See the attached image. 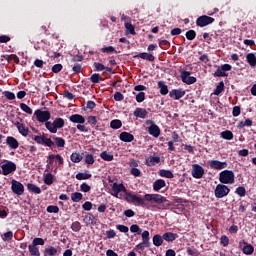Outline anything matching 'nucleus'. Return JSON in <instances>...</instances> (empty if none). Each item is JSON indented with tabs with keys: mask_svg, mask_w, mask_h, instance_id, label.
I'll return each instance as SVG.
<instances>
[{
	"mask_svg": "<svg viewBox=\"0 0 256 256\" xmlns=\"http://www.w3.org/2000/svg\"><path fill=\"white\" fill-rule=\"evenodd\" d=\"M124 199L127 203H132L137 207H147L151 211H163L171 207L169 200L161 194H145L142 198L131 192H126Z\"/></svg>",
	"mask_w": 256,
	"mask_h": 256,
	"instance_id": "1",
	"label": "nucleus"
},
{
	"mask_svg": "<svg viewBox=\"0 0 256 256\" xmlns=\"http://www.w3.org/2000/svg\"><path fill=\"white\" fill-rule=\"evenodd\" d=\"M71 123H77L76 128L80 133H89V128L85 126V117L81 114H72L69 117Z\"/></svg>",
	"mask_w": 256,
	"mask_h": 256,
	"instance_id": "2",
	"label": "nucleus"
},
{
	"mask_svg": "<svg viewBox=\"0 0 256 256\" xmlns=\"http://www.w3.org/2000/svg\"><path fill=\"white\" fill-rule=\"evenodd\" d=\"M219 181L222 185H233L235 183V173L232 170H224L219 173Z\"/></svg>",
	"mask_w": 256,
	"mask_h": 256,
	"instance_id": "3",
	"label": "nucleus"
},
{
	"mask_svg": "<svg viewBox=\"0 0 256 256\" xmlns=\"http://www.w3.org/2000/svg\"><path fill=\"white\" fill-rule=\"evenodd\" d=\"M45 127L49 133L55 134L58 129H63L65 127V120L63 118H56L53 122H46Z\"/></svg>",
	"mask_w": 256,
	"mask_h": 256,
	"instance_id": "4",
	"label": "nucleus"
},
{
	"mask_svg": "<svg viewBox=\"0 0 256 256\" xmlns=\"http://www.w3.org/2000/svg\"><path fill=\"white\" fill-rule=\"evenodd\" d=\"M229 193H231V189H229V186L225 184H217L214 190L216 199H223V197H227Z\"/></svg>",
	"mask_w": 256,
	"mask_h": 256,
	"instance_id": "5",
	"label": "nucleus"
},
{
	"mask_svg": "<svg viewBox=\"0 0 256 256\" xmlns=\"http://www.w3.org/2000/svg\"><path fill=\"white\" fill-rule=\"evenodd\" d=\"M34 117H36V120L39 123H50L51 121H49V119H51V112L47 111V110H41V109H37L34 112Z\"/></svg>",
	"mask_w": 256,
	"mask_h": 256,
	"instance_id": "6",
	"label": "nucleus"
},
{
	"mask_svg": "<svg viewBox=\"0 0 256 256\" xmlns=\"http://www.w3.org/2000/svg\"><path fill=\"white\" fill-rule=\"evenodd\" d=\"M233 66L230 64H222L219 66L216 71L213 73L214 77H229V73L227 71H231Z\"/></svg>",
	"mask_w": 256,
	"mask_h": 256,
	"instance_id": "7",
	"label": "nucleus"
},
{
	"mask_svg": "<svg viewBox=\"0 0 256 256\" xmlns=\"http://www.w3.org/2000/svg\"><path fill=\"white\" fill-rule=\"evenodd\" d=\"M1 169L2 175H11V173H15V171H17V164L13 161L7 160L6 163L1 166Z\"/></svg>",
	"mask_w": 256,
	"mask_h": 256,
	"instance_id": "8",
	"label": "nucleus"
},
{
	"mask_svg": "<svg viewBox=\"0 0 256 256\" xmlns=\"http://www.w3.org/2000/svg\"><path fill=\"white\" fill-rule=\"evenodd\" d=\"M213 23H215V18L208 15H202L196 19L197 27H207L208 25H211Z\"/></svg>",
	"mask_w": 256,
	"mask_h": 256,
	"instance_id": "9",
	"label": "nucleus"
},
{
	"mask_svg": "<svg viewBox=\"0 0 256 256\" xmlns=\"http://www.w3.org/2000/svg\"><path fill=\"white\" fill-rule=\"evenodd\" d=\"M203 175H205V169L203 166L199 164L192 165V177L194 179H203Z\"/></svg>",
	"mask_w": 256,
	"mask_h": 256,
	"instance_id": "10",
	"label": "nucleus"
},
{
	"mask_svg": "<svg viewBox=\"0 0 256 256\" xmlns=\"http://www.w3.org/2000/svg\"><path fill=\"white\" fill-rule=\"evenodd\" d=\"M11 191L15 195H23L25 193V186L17 180H12Z\"/></svg>",
	"mask_w": 256,
	"mask_h": 256,
	"instance_id": "11",
	"label": "nucleus"
},
{
	"mask_svg": "<svg viewBox=\"0 0 256 256\" xmlns=\"http://www.w3.org/2000/svg\"><path fill=\"white\" fill-rule=\"evenodd\" d=\"M34 141L38 143V145H45L46 147H53L55 145V142L51 140V138L45 136H34Z\"/></svg>",
	"mask_w": 256,
	"mask_h": 256,
	"instance_id": "12",
	"label": "nucleus"
},
{
	"mask_svg": "<svg viewBox=\"0 0 256 256\" xmlns=\"http://www.w3.org/2000/svg\"><path fill=\"white\" fill-rule=\"evenodd\" d=\"M191 72L189 71H182L181 72V79L183 83H186V85H193L194 83H197V78L194 76H190Z\"/></svg>",
	"mask_w": 256,
	"mask_h": 256,
	"instance_id": "13",
	"label": "nucleus"
},
{
	"mask_svg": "<svg viewBox=\"0 0 256 256\" xmlns=\"http://www.w3.org/2000/svg\"><path fill=\"white\" fill-rule=\"evenodd\" d=\"M210 169H215L216 171H221L222 169H227V162H222L219 160H211L208 162Z\"/></svg>",
	"mask_w": 256,
	"mask_h": 256,
	"instance_id": "14",
	"label": "nucleus"
},
{
	"mask_svg": "<svg viewBox=\"0 0 256 256\" xmlns=\"http://www.w3.org/2000/svg\"><path fill=\"white\" fill-rule=\"evenodd\" d=\"M169 97L171 99H174L175 101H179V99H182V97H185V90H183V89H172L169 92Z\"/></svg>",
	"mask_w": 256,
	"mask_h": 256,
	"instance_id": "15",
	"label": "nucleus"
},
{
	"mask_svg": "<svg viewBox=\"0 0 256 256\" xmlns=\"http://www.w3.org/2000/svg\"><path fill=\"white\" fill-rule=\"evenodd\" d=\"M133 57L134 59H144L145 61H150V63H153V61H155V56L147 52L136 54Z\"/></svg>",
	"mask_w": 256,
	"mask_h": 256,
	"instance_id": "16",
	"label": "nucleus"
},
{
	"mask_svg": "<svg viewBox=\"0 0 256 256\" xmlns=\"http://www.w3.org/2000/svg\"><path fill=\"white\" fill-rule=\"evenodd\" d=\"M119 139L123 143H132V141H135V136L129 132H122L119 135Z\"/></svg>",
	"mask_w": 256,
	"mask_h": 256,
	"instance_id": "17",
	"label": "nucleus"
},
{
	"mask_svg": "<svg viewBox=\"0 0 256 256\" xmlns=\"http://www.w3.org/2000/svg\"><path fill=\"white\" fill-rule=\"evenodd\" d=\"M133 115L139 119H147L149 112H147V110L144 108H136L133 112Z\"/></svg>",
	"mask_w": 256,
	"mask_h": 256,
	"instance_id": "18",
	"label": "nucleus"
},
{
	"mask_svg": "<svg viewBox=\"0 0 256 256\" xmlns=\"http://www.w3.org/2000/svg\"><path fill=\"white\" fill-rule=\"evenodd\" d=\"M6 144L10 149H18L19 148V141L16 140L15 137L13 136H8L6 138Z\"/></svg>",
	"mask_w": 256,
	"mask_h": 256,
	"instance_id": "19",
	"label": "nucleus"
},
{
	"mask_svg": "<svg viewBox=\"0 0 256 256\" xmlns=\"http://www.w3.org/2000/svg\"><path fill=\"white\" fill-rule=\"evenodd\" d=\"M14 125L15 127H17L20 135H22L23 137H27V135H29V128L25 127L23 123L16 122L14 123Z\"/></svg>",
	"mask_w": 256,
	"mask_h": 256,
	"instance_id": "20",
	"label": "nucleus"
},
{
	"mask_svg": "<svg viewBox=\"0 0 256 256\" xmlns=\"http://www.w3.org/2000/svg\"><path fill=\"white\" fill-rule=\"evenodd\" d=\"M148 133L152 137L157 138V137H159L161 135V128H159L157 126V124L156 125H152V126L148 127Z\"/></svg>",
	"mask_w": 256,
	"mask_h": 256,
	"instance_id": "21",
	"label": "nucleus"
},
{
	"mask_svg": "<svg viewBox=\"0 0 256 256\" xmlns=\"http://www.w3.org/2000/svg\"><path fill=\"white\" fill-rule=\"evenodd\" d=\"M159 163H161V157L159 156H150L148 159H146L147 167H154V165Z\"/></svg>",
	"mask_w": 256,
	"mask_h": 256,
	"instance_id": "22",
	"label": "nucleus"
},
{
	"mask_svg": "<svg viewBox=\"0 0 256 256\" xmlns=\"http://www.w3.org/2000/svg\"><path fill=\"white\" fill-rule=\"evenodd\" d=\"M163 187H167V183L163 179H158L153 183V191L159 192Z\"/></svg>",
	"mask_w": 256,
	"mask_h": 256,
	"instance_id": "23",
	"label": "nucleus"
},
{
	"mask_svg": "<svg viewBox=\"0 0 256 256\" xmlns=\"http://www.w3.org/2000/svg\"><path fill=\"white\" fill-rule=\"evenodd\" d=\"M178 237L179 235L176 233L166 232L163 234L162 239H164V241H167L168 243H173V241H175V239H177Z\"/></svg>",
	"mask_w": 256,
	"mask_h": 256,
	"instance_id": "24",
	"label": "nucleus"
},
{
	"mask_svg": "<svg viewBox=\"0 0 256 256\" xmlns=\"http://www.w3.org/2000/svg\"><path fill=\"white\" fill-rule=\"evenodd\" d=\"M160 177H165V179H173L175 174L171 170L161 169L158 171Z\"/></svg>",
	"mask_w": 256,
	"mask_h": 256,
	"instance_id": "25",
	"label": "nucleus"
},
{
	"mask_svg": "<svg viewBox=\"0 0 256 256\" xmlns=\"http://www.w3.org/2000/svg\"><path fill=\"white\" fill-rule=\"evenodd\" d=\"M27 189L29 193H34V195H41V188L33 183H28Z\"/></svg>",
	"mask_w": 256,
	"mask_h": 256,
	"instance_id": "26",
	"label": "nucleus"
},
{
	"mask_svg": "<svg viewBox=\"0 0 256 256\" xmlns=\"http://www.w3.org/2000/svg\"><path fill=\"white\" fill-rule=\"evenodd\" d=\"M246 61L250 67H256V54L255 53H248L246 55Z\"/></svg>",
	"mask_w": 256,
	"mask_h": 256,
	"instance_id": "27",
	"label": "nucleus"
},
{
	"mask_svg": "<svg viewBox=\"0 0 256 256\" xmlns=\"http://www.w3.org/2000/svg\"><path fill=\"white\" fill-rule=\"evenodd\" d=\"M52 139L56 147H59L60 149H63V147H65V139L57 136H52Z\"/></svg>",
	"mask_w": 256,
	"mask_h": 256,
	"instance_id": "28",
	"label": "nucleus"
},
{
	"mask_svg": "<svg viewBox=\"0 0 256 256\" xmlns=\"http://www.w3.org/2000/svg\"><path fill=\"white\" fill-rule=\"evenodd\" d=\"M93 175L91 173L79 172L76 174V179L78 181H86L87 179H91Z\"/></svg>",
	"mask_w": 256,
	"mask_h": 256,
	"instance_id": "29",
	"label": "nucleus"
},
{
	"mask_svg": "<svg viewBox=\"0 0 256 256\" xmlns=\"http://www.w3.org/2000/svg\"><path fill=\"white\" fill-rule=\"evenodd\" d=\"M220 137L226 141H231L233 139V132H231V130H225L220 133Z\"/></svg>",
	"mask_w": 256,
	"mask_h": 256,
	"instance_id": "30",
	"label": "nucleus"
},
{
	"mask_svg": "<svg viewBox=\"0 0 256 256\" xmlns=\"http://www.w3.org/2000/svg\"><path fill=\"white\" fill-rule=\"evenodd\" d=\"M158 87L162 95H167L169 93V88L167 87L164 81H158Z\"/></svg>",
	"mask_w": 256,
	"mask_h": 256,
	"instance_id": "31",
	"label": "nucleus"
},
{
	"mask_svg": "<svg viewBox=\"0 0 256 256\" xmlns=\"http://www.w3.org/2000/svg\"><path fill=\"white\" fill-rule=\"evenodd\" d=\"M112 191H116V193L126 192L127 188H125V185L114 183L112 186Z\"/></svg>",
	"mask_w": 256,
	"mask_h": 256,
	"instance_id": "32",
	"label": "nucleus"
},
{
	"mask_svg": "<svg viewBox=\"0 0 256 256\" xmlns=\"http://www.w3.org/2000/svg\"><path fill=\"white\" fill-rule=\"evenodd\" d=\"M152 241H153V245H155V247H161V245H163V236L156 234V235H154Z\"/></svg>",
	"mask_w": 256,
	"mask_h": 256,
	"instance_id": "33",
	"label": "nucleus"
},
{
	"mask_svg": "<svg viewBox=\"0 0 256 256\" xmlns=\"http://www.w3.org/2000/svg\"><path fill=\"white\" fill-rule=\"evenodd\" d=\"M70 159L72 163H81V161H83V156L77 152H73L70 156Z\"/></svg>",
	"mask_w": 256,
	"mask_h": 256,
	"instance_id": "34",
	"label": "nucleus"
},
{
	"mask_svg": "<svg viewBox=\"0 0 256 256\" xmlns=\"http://www.w3.org/2000/svg\"><path fill=\"white\" fill-rule=\"evenodd\" d=\"M55 255H57V248H55L53 246L45 248L44 256H55Z\"/></svg>",
	"mask_w": 256,
	"mask_h": 256,
	"instance_id": "35",
	"label": "nucleus"
},
{
	"mask_svg": "<svg viewBox=\"0 0 256 256\" xmlns=\"http://www.w3.org/2000/svg\"><path fill=\"white\" fill-rule=\"evenodd\" d=\"M28 249H29V253L32 256H41V252H39V248H37V246H34V244H30L28 246Z\"/></svg>",
	"mask_w": 256,
	"mask_h": 256,
	"instance_id": "36",
	"label": "nucleus"
},
{
	"mask_svg": "<svg viewBox=\"0 0 256 256\" xmlns=\"http://www.w3.org/2000/svg\"><path fill=\"white\" fill-rule=\"evenodd\" d=\"M71 200L73 203H79V201L83 200V194L80 192H74L71 194Z\"/></svg>",
	"mask_w": 256,
	"mask_h": 256,
	"instance_id": "37",
	"label": "nucleus"
},
{
	"mask_svg": "<svg viewBox=\"0 0 256 256\" xmlns=\"http://www.w3.org/2000/svg\"><path fill=\"white\" fill-rule=\"evenodd\" d=\"M1 239L4 242L9 243V241H13V231H8L1 235Z\"/></svg>",
	"mask_w": 256,
	"mask_h": 256,
	"instance_id": "38",
	"label": "nucleus"
},
{
	"mask_svg": "<svg viewBox=\"0 0 256 256\" xmlns=\"http://www.w3.org/2000/svg\"><path fill=\"white\" fill-rule=\"evenodd\" d=\"M111 129H121L123 127V122L119 119H114L110 122Z\"/></svg>",
	"mask_w": 256,
	"mask_h": 256,
	"instance_id": "39",
	"label": "nucleus"
},
{
	"mask_svg": "<svg viewBox=\"0 0 256 256\" xmlns=\"http://www.w3.org/2000/svg\"><path fill=\"white\" fill-rule=\"evenodd\" d=\"M100 157L103 159V161H113L114 159L113 154L108 153L107 151L101 152Z\"/></svg>",
	"mask_w": 256,
	"mask_h": 256,
	"instance_id": "40",
	"label": "nucleus"
},
{
	"mask_svg": "<svg viewBox=\"0 0 256 256\" xmlns=\"http://www.w3.org/2000/svg\"><path fill=\"white\" fill-rule=\"evenodd\" d=\"M243 253L244 255H253V252L255 251V248L251 244H247L243 247Z\"/></svg>",
	"mask_w": 256,
	"mask_h": 256,
	"instance_id": "41",
	"label": "nucleus"
},
{
	"mask_svg": "<svg viewBox=\"0 0 256 256\" xmlns=\"http://www.w3.org/2000/svg\"><path fill=\"white\" fill-rule=\"evenodd\" d=\"M225 91V83L223 81L219 82V85L214 90V95H221Z\"/></svg>",
	"mask_w": 256,
	"mask_h": 256,
	"instance_id": "42",
	"label": "nucleus"
},
{
	"mask_svg": "<svg viewBox=\"0 0 256 256\" xmlns=\"http://www.w3.org/2000/svg\"><path fill=\"white\" fill-rule=\"evenodd\" d=\"M91 83H100V81H103V77L99 73H94L90 77Z\"/></svg>",
	"mask_w": 256,
	"mask_h": 256,
	"instance_id": "43",
	"label": "nucleus"
},
{
	"mask_svg": "<svg viewBox=\"0 0 256 256\" xmlns=\"http://www.w3.org/2000/svg\"><path fill=\"white\" fill-rule=\"evenodd\" d=\"M20 109L24 111V113H27V115H33V109L25 103L20 104Z\"/></svg>",
	"mask_w": 256,
	"mask_h": 256,
	"instance_id": "44",
	"label": "nucleus"
},
{
	"mask_svg": "<svg viewBox=\"0 0 256 256\" xmlns=\"http://www.w3.org/2000/svg\"><path fill=\"white\" fill-rule=\"evenodd\" d=\"M149 231L145 230L142 232V242L143 245H151V242H149Z\"/></svg>",
	"mask_w": 256,
	"mask_h": 256,
	"instance_id": "45",
	"label": "nucleus"
},
{
	"mask_svg": "<svg viewBox=\"0 0 256 256\" xmlns=\"http://www.w3.org/2000/svg\"><path fill=\"white\" fill-rule=\"evenodd\" d=\"M235 194L239 195V197H245V195H247V190L245 189V187L239 186L238 188H236Z\"/></svg>",
	"mask_w": 256,
	"mask_h": 256,
	"instance_id": "46",
	"label": "nucleus"
},
{
	"mask_svg": "<svg viewBox=\"0 0 256 256\" xmlns=\"http://www.w3.org/2000/svg\"><path fill=\"white\" fill-rule=\"evenodd\" d=\"M130 231L131 233H136L137 235H141V233H143V229H141L137 224L131 225Z\"/></svg>",
	"mask_w": 256,
	"mask_h": 256,
	"instance_id": "47",
	"label": "nucleus"
},
{
	"mask_svg": "<svg viewBox=\"0 0 256 256\" xmlns=\"http://www.w3.org/2000/svg\"><path fill=\"white\" fill-rule=\"evenodd\" d=\"M54 179V176L52 173H47L45 176H44V183L45 185H51L53 183V180Z\"/></svg>",
	"mask_w": 256,
	"mask_h": 256,
	"instance_id": "48",
	"label": "nucleus"
},
{
	"mask_svg": "<svg viewBox=\"0 0 256 256\" xmlns=\"http://www.w3.org/2000/svg\"><path fill=\"white\" fill-rule=\"evenodd\" d=\"M196 37L197 32H195V30H188L186 32V39H188V41H193Z\"/></svg>",
	"mask_w": 256,
	"mask_h": 256,
	"instance_id": "49",
	"label": "nucleus"
},
{
	"mask_svg": "<svg viewBox=\"0 0 256 256\" xmlns=\"http://www.w3.org/2000/svg\"><path fill=\"white\" fill-rule=\"evenodd\" d=\"M125 29L130 33V35H135V26L131 24V22H126L125 23Z\"/></svg>",
	"mask_w": 256,
	"mask_h": 256,
	"instance_id": "50",
	"label": "nucleus"
},
{
	"mask_svg": "<svg viewBox=\"0 0 256 256\" xmlns=\"http://www.w3.org/2000/svg\"><path fill=\"white\" fill-rule=\"evenodd\" d=\"M94 220L95 216L93 214H89L84 217V223H86V225H93Z\"/></svg>",
	"mask_w": 256,
	"mask_h": 256,
	"instance_id": "51",
	"label": "nucleus"
},
{
	"mask_svg": "<svg viewBox=\"0 0 256 256\" xmlns=\"http://www.w3.org/2000/svg\"><path fill=\"white\" fill-rule=\"evenodd\" d=\"M71 229L75 233H78V231H81V222L75 221L71 224Z\"/></svg>",
	"mask_w": 256,
	"mask_h": 256,
	"instance_id": "52",
	"label": "nucleus"
},
{
	"mask_svg": "<svg viewBox=\"0 0 256 256\" xmlns=\"http://www.w3.org/2000/svg\"><path fill=\"white\" fill-rule=\"evenodd\" d=\"M85 163L87 165H93V163H95V157H93V154H86L85 155Z\"/></svg>",
	"mask_w": 256,
	"mask_h": 256,
	"instance_id": "53",
	"label": "nucleus"
},
{
	"mask_svg": "<svg viewBox=\"0 0 256 256\" xmlns=\"http://www.w3.org/2000/svg\"><path fill=\"white\" fill-rule=\"evenodd\" d=\"M80 191H82V193H89V191H91V186H89L87 182H84L80 185Z\"/></svg>",
	"mask_w": 256,
	"mask_h": 256,
	"instance_id": "54",
	"label": "nucleus"
},
{
	"mask_svg": "<svg viewBox=\"0 0 256 256\" xmlns=\"http://www.w3.org/2000/svg\"><path fill=\"white\" fill-rule=\"evenodd\" d=\"M47 213H59V206L50 205L46 208Z\"/></svg>",
	"mask_w": 256,
	"mask_h": 256,
	"instance_id": "55",
	"label": "nucleus"
},
{
	"mask_svg": "<svg viewBox=\"0 0 256 256\" xmlns=\"http://www.w3.org/2000/svg\"><path fill=\"white\" fill-rule=\"evenodd\" d=\"M3 95L5 98L8 99V101H14V99H15V93H13L11 91H4Z\"/></svg>",
	"mask_w": 256,
	"mask_h": 256,
	"instance_id": "56",
	"label": "nucleus"
},
{
	"mask_svg": "<svg viewBox=\"0 0 256 256\" xmlns=\"http://www.w3.org/2000/svg\"><path fill=\"white\" fill-rule=\"evenodd\" d=\"M116 229H118V231H120V233H129V227H127L123 224H118L116 226Z\"/></svg>",
	"mask_w": 256,
	"mask_h": 256,
	"instance_id": "57",
	"label": "nucleus"
},
{
	"mask_svg": "<svg viewBox=\"0 0 256 256\" xmlns=\"http://www.w3.org/2000/svg\"><path fill=\"white\" fill-rule=\"evenodd\" d=\"M63 71V64H55L52 67V73H61Z\"/></svg>",
	"mask_w": 256,
	"mask_h": 256,
	"instance_id": "58",
	"label": "nucleus"
},
{
	"mask_svg": "<svg viewBox=\"0 0 256 256\" xmlns=\"http://www.w3.org/2000/svg\"><path fill=\"white\" fill-rule=\"evenodd\" d=\"M87 121L91 127H95V125H97V117L95 116H88Z\"/></svg>",
	"mask_w": 256,
	"mask_h": 256,
	"instance_id": "59",
	"label": "nucleus"
},
{
	"mask_svg": "<svg viewBox=\"0 0 256 256\" xmlns=\"http://www.w3.org/2000/svg\"><path fill=\"white\" fill-rule=\"evenodd\" d=\"M136 101L137 103H143L145 101V92H139L136 95Z\"/></svg>",
	"mask_w": 256,
	"mask_h": 256,
	"instance_id": "60",
	"label": "nucleus"
},
{
	"mask_svg": "<svg viewBox=\"0 0 256 256\" xmlns=\"http://www.w3.org/2000/svg\"><path fill=\"white\" fill-rule=\"evenodd\" d=\"M32 245L36 247L37 245H45V240L43 238H34L32 241Z\"/></svg>",
	"mask_w": 256,
	"mask_h": 256,
	"instance_id": "61",
	"label": "nucleus"
},
{
	"mask_svg": "<svg viewBox=\"0 0 256 256\" xmlns=\"http://www.w3.org/2000/svg\"><path fill=\"white\" fill-rule=\"evenodd\" d=\"M233 117H239L241 115V106H234L232 110Z\"/></svg>",
	"mask_w": 256,
	"mask_h": 256,
	"instance_id": "62",
	"label": "nucleus"
},
{
	"mask_svg": "<svg viewBox=\"0 0 256 256\" xmlns=\"http://www.w3.org/2000/svg\"><path fill=\"white\" fill-rule=\"evenodd\" d=\"M220 243L223 247H227L229 245V237L223 235L221 238H220Z\"/></svg>",
	"mask_w": 256,
	"mask_h": 256,
	"instance_id": "63",
	"label": "nucleus"
},
{
	"mask_svg": "<svg viewBox=\"0 0 256 256\" xmlns=\"http://www.w3.org/2000/svg\"><path fill=\"white\" fill-rule=\"evenodd\" d=\"M171 45V43H169V41L167 40H159V47L161 49H167V47H169Z\"/></svg>",
	"mask_w": 256,
	"mask_h": 256,
	"instance_id": "64",
	"label": "nucleus"
}]
</instances>
